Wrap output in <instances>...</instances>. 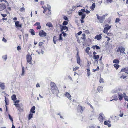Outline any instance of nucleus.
Here are the masks:
<instances>
[{
    "mask_svg": "<svg viewBox=\"0 0 128 128\" xmlns=\"http://www.w3.org/2000/svg\"><path fill=\"white\" fill-rule=\"evenodd\" d=\"M50 86L52 91L53 94H55L56 92L58 91V88L56 84L52 82H51Z\"/></svg>",
    "mask_w": 128,
    "mask_h": 128,
    "instance_id": "obj_1",
    "label": "nucleus"
},
{
    "mask_svg": "<svg viewBox=\"0 0 128 128\" xmlns=\"http://www.w3.org/2000/svg\"><path fill=\"white\" fill-rule=\"evenodd\" d=\"M86 12V10L84 8L82 9L78 12V14L79 16H81V18L82 20L84 19L85 17L86 14L84 13Z\"/></svg>",
    "mask_w": 128,
    "mask_h": 128,
    "instance_id": "obj_2",
    "label": "nucleus"
},
{
    "mask_svg": "<svg viewBox=\"0 0 128 128\" xmlns=\"http://www.w3.org/2000/svg\"><path fill=\"white\" fill-rule=\"evenodd\" d=\"M96 16L98 19L99 21L100 22L102 23L105 19V15H104L102 16H100L98 14H96Z\"/></svg>",
    "mask_w": 128,
    "mask_h": 128,
    "instance_id": "obj_3",
    "label": "nucleus"
},
{
    "mask_svg": "<svg viewBox=\"0 0 128 128\" xmlns=\"http://www.w3.org/2000/svg\"><path fill=\"white\" fill-rule=\"evenodd\" d=\"M125 48L122 47H119L117 50L118 52H120L123 54H125L124 52Z\"/></svg>",
    "mask_w": 128,
    "mask_h": 128,
    "instance_id": "obj_4",
    "label": "nucleus"
},
{
    "mask_svg": "<svg viewBox=\"0 0 128 128\" xmlns=\"http://www.w3.org/2000/svg\"><path fill=\"white\" fill-rule=\"evenodd\" d=\"M39 35L40 36H45L46 35V33L43 30H41L39 32Z\"/></svg>",
    "mask_w": 128,
    "mask_h": 128,
    "instance_id": "obj_5",
    "label": "nucleus"
},
{
    "mask_svg": "<svg viewBox=\"0 0 128 128\" xmlns=\"http://www.w3.org/2000/svg\"><path fill=\"white\" fill-rule=\"evenodd\" d=\"M104 114L102 113H101L99 114L98 117V119L99 121L101 122H102L104 120Z\"/></svg>",
    "mask_w": 128,
    "mask_h": 128,
    "instance_id": "obj_6",
    "label": "nucleus"
},
{
    "mask_svg": "<svg viewBox=\"0 0 128 128\" xmlns=\"http://www.w3.org/2000/svg\"><path fill=\"white\" fill-rule=\"evenodd\" d=\"M20 22L19 21H16L15 22V25L16 27L18 29L19 28H22V24H19Z\"/></svg>",
    "mask_w": 128,
    "mask_h": 128,
    "instance_id": "obj_7",
    "label": "nucleus"
},
{
    "mask_svg": "<svg viewBox=\"0 0 128 128\" xmlns=\"http://www.w3.org/2000/svg\"><path fill=\"white\" fill-rule=\"evenodd\" d=\"M6 6L4 4H0V11L4 10L6 8Z\"/></svg>",
    "mask_w": 128,
    "mask_h": 128,
    "instance_id": "obj_8",
    "label": "nucleus"
},
{
    "mask_svg": "<svg viewBox=\"0 0 128 128\" xmlns=\"http://www.w3.org/2000/svg\"><path fill=\"white\" fill-rule=\"evenodd\" d=\"M27 61L28 62H29V64L32 65V56H27L26 58Z\"/></svg>",
    "mask_w": 128,
    "mask_h": 128,
    "instance_id": "obj_9",
    "label": "nucleus"
},
{
    "mask_svg": "<svg viewBox=\"0 0 128 128\" xmlns=\"http://www.w3.org/2000/svg\"><path fill=\"white\" fill-rule=\"evenodd\" d=\"M118 96L119 98V100H122L123 97V96L122 94L120 92H118Z\"/></svg>",
    "mask_w": 128,
    "mask_h": 128,
    "instance_id": "obj_10",
    "label": "nucleus"
},
{
    "mask_svg": "<svg viewBox=\"0 0 128 128\" xmlns=\"http://www.w3.org/2000/svg\"><path fill=\"white\" fill-rule=\"evenodd\" d=\"M64 95L66 97L68 98L70 100H71V96L69 93L68 92H66L65 93Z\"/></svg>",
    "mask_w": 128,
    "mask_h": 128,
    "instance_id": "obj_11",
    "label": "nucleus"
},
{
    "mask_svg": "<svg viewBox=\"0 0 128 128\" xmlns=\"http://www.w3.org/2000/svg\"><path fill=\"white\" fill-rule=\"evenodd\" d=\"M60 27L61 32H62L64 30H68V27L66 26H62L60 25Z\"/></svg>",
    "mask_w": 128,
    "mask_h": 128,
    "instance_id": "obj_12",
    "label": "nucleus"
},
{
    "mask_svg": "<svg viewBox=\"0 0 128 128\" xmlns=\"http://www.w3.org/2000/svg\"><path fill=\"white\" fill-rule=\"evenodd\" d=\"M102 34L98 35H96L94 39H96L98 40H99L102 38Z\"/></svg>",
    "mask_w": 128,
    "mask_h": 128,
    "instance_id": "obj_13",
    "label": "nucleus"
},
{
    "mask_svg": "<svg viewBox=\"0 0 128 128\" xmlns=\"http://www.w3.org/2000/svg\"><path fill=\"white\" fill-rule=\"evenodd\" d=\"M35 107L34 106H33L30 109V112L32 113H34L35 112L34 111V110L35 109Z\"/></svg>",
    "mask_w": 128,
    "mask_h": 128,
    "instance_id": "obj_14",
    "label": "nucleus"
},
{
    "mask_svg": "<svg viewBox=\"0 0 128 128\" xmlns=\"http://www.w3.org/2000/svg\"><path fill=\"white\" fill-rule=\"evenodd\" d=\"M96 4L95 3H93L92 6L90 7V8L92 11H93L94 9V8L95 7Z\"/></svg>",
    "mask_w": 128,
    "mask_h": 128,
    "instance_id": "obj_15",
    "label": "nucleus"
},
{
    "mask_svg": "<svg viewBox=\"0 0 128 128\" xmlns=\"http://www.w3.org/2000/svg\"><path fill=\"white\" fill-rule=\"evenodd\" d=\"M112 98H113V99L110 100V101H112L113 100H115L116 101L117 100H118V98L117 96L114 95L112 96Z\"/></svg>",
    "mask_w": 128,
    "mask_h": 128,
    "instance_id": "obj_16",
    "label": "nucleus"
},
{
    "mask_svg": "<svg viewBox=\"0 0 128 128\" xmlns=\"http://www.w3.org/2000/svg\"><path fill=\"white\" fill-rule=\"evenodd\" d=\"M0 87L2 89H4L5 88V86L4 85V84L3 83L0 82Z\"/></svg>",
    "mask_w": 128,
    "mask_h": 128,
    "instance_id": "obj_17",
    "label": "nucleus"
},
{
    "mask_svg": "<svg viewBox=\"0 0 128 128\" xmlns=\"http://www.w3.org/2000/svg\"><path fill=\"white\" fill-rule=\"evenodd\" d=\"M76 59L77 63L79 65H80V56H77Z\"/></svg>",
    "mask_w": 128,
    "mask_h": 128,
    "instance_id": "obj_18",
    "label": "nucleus"
},
{
    "mask_svg": "<svg viewBox=\"0 0 128 128\" xmlns=\"http://www.w3.org/2000/svg\"><path fill=\"white\" fill-rule=\"evenodd\" d=\"M123 97L124 98V100L126 101H128V96H126V94L125 93H123Z\"/></svg>",
    "mask_w": 128,
    "mask_h": 128,
    "instance_id": "obj_19",
    "label": "nucleus"
},
{
    "mask_svg": "<svg viewBox=\"0 0 128 128\" xmlns=\"http://www.w3.org/2000/svg\"><path fill=\"white\" fill-rule=\"evenodd\" d=\"M104 124L105 125L107 126L109 128L111 126V124L108 123L107 121H105L104 122Z\"/></svg>",
    "mask_w": 128,
    "mask_h": 128,
    "instance_id": "obj_20",
    "label": "nucleus"
},
{
    "mask_svg": "<svg viewBox=\"0 0 128 128\" xmlns=\"http://www.w3.org/2000/svg\"><path fill=\"white\" fill-rule=\"evenodd\" d=\"M29 32L32 35H35V32L33 29H30Z\"/></svg>",
    "mask_w": 128,
    "mask_h": 128,
    "instance_id": "obj_21",
    "label": "nucleus"
},
{
    "mask_svg": "<svg viewBox=\"0 0 128 128\" xmlns=\"http://www.w3.org/2000/svg\"><path fill=\"white\" fill-rule=\"evenodd\" d=\"M12 100L14 101H15L16 100V97L15 95L13 94L11 96Z\"/></svg>",
    "mask_w": 128,
    "mask_h": 128,
    "instance_id": "obj_22",
    "label": "nucleus"
},
{
    "mask_svg": "<svg viewBox=\"0 0 128 128\" xmlns=\"http://www.w3.org/2000/svg\"><path fill=\"white\" fill-rule=\"evenodd\" d=\"M46 25L49 28L53 27V25L52 24V23L50 22L47 23L46 24Z\"/></svg>",
    "mask_w": 128,
    "mask_h": 128,
    "instance_id": "obj_23",
    "label": "nucleus"
},
{
    "mask_svg": "<svg viewBox=\"0 0 128 128\" xmlns=\"http://www.w3.org/2000/svg\"><path fill=\"white\" fill-rule=\"evenodd\" d=\"M22 66V72L21 74V76H24L25 72V71L24 70V67L23 66Z\"/></svg>",
    "mask_w": 128,
    "mask_h": 128,
    "instance_id": "obj_24",
    "label": "nucleus"
},
{
    "mask_svg": "<svg viewBox=\"0 0 128 128\" xmlns=\"http://www.w3.org/2000/svg\"><path fill=\"white\" fill-rule=\"evenodd\" d=\"M92 48H93L94 49L95 48H96L97 50L100 49V48L99 46L96 45H95V46H92Z\"/></svg>",
    "mask_w": 128,
    "mask_h": 128,
    "instance_id": "obj_25",
    "label": "nucleus"
},
{
    "mask_svg": "<svg viewBox=\"0 0 128 128\" xmlns=\"http://www.w3.org/2000/svg\"><path fill=\"white\" fill-rule=\"evenodd\" d=\"M103 88L101 86H99L97 88V90L99 92H101L102 91Z\"/></svg>",
    "mask_w": 128,
    "mask_h": 128,
    "instance_id": "obj_26",
    "label": "nucleus"
},
{
    "mask_svg": "<svg viewBox=\"0 0 128 128\" xmlns=\"http://www.w3.org/2000/svg\"><path fill=\"white\" fill-rule=\"evenodd\" d=\"M105 28H106V30H108L110 29L111 28V26H109L107 24L105 25Z\"/></svg>",
    "mask_w": 128,
    "mask_h": 128,
    "instance_id": "obj_27",
    "label": "nucleus"
},
{
    "mask_svg": "<svg viewBox=\"0 0 128 128\" xmlns=\"http://www.w3.org/2000/svg\"><path fill=\"white\" fill-rule=\"evenodd\" d=\"M118 91V89H115L112 91V92L113 93H115L117 92Z\"/></svg>",
    "mask_w": 128,
    "mask_h": 128,
    "instance_id": "obj_28",
    "label": "nucleus"
},
{
    "mask_svg": "<svg viewBox=\"0 0 128 128\" xmlns=\"http://www.w3.org/2000/svg\"><path fill=\"white\" fill-rule=\"evenodd\" d=\"M33 115V114L32 113L30 112V114L29 116L28 117V120H30V119L32 117V116Z\"/></svg>",
    "mask_w": 128,
    "mask_h": 128,
    "instance_id": "obj_29",
    "label": "nucleus"
},
{
    "mask_svg": "<svg viewBox=\"0 0 128 128\" xmlns=\"http://www.w3.org/2000/svg\"><path fill=\"white\" fill-rule=\"evenodd\" d=\"M119 61L118 60L115 59L114 60L113 62L114 63L118 64L119 63Z\"/></svg>",
    "mask_w": 128,
    "mask_h": 128,
    "instance_id": "obj_30",
    "label": "nucleus"
},
{
    "mask_svg": "<svg viewBox=\"0 0 128 128\" xmlns=\"http://www.w3.org/2000/svg\"><path fill=\"white\" fill-rule=\"evenodd\" d=\"M14 105L16 107L18 110H19L20 108L19 107V104H14Z\"/></svg>",
    "mask_w": 128,
    "mask_h": 128,
    "instance_id": "obj_31",
    "label": "nucleus"
},
{
    "mask_svg": "<svg viewBox=\"0 0 128 128\" xmlns=\"http://www.w3.org/2000/svg\"><path fill=\"white\" fill-rule=\"evenodd\" d=\"M114 66L116 69H118L119 66V65L116 64H114Z\"/></svg>",
    "mask_w": 128,
    "mask_h": 128,
    "instance_id": "obj_32",
    "label": "nucleus"
},
{
    "mask_svg": "<svg viewBox=\"0 0 128 128\" xmlns=\"http://www.w3.org/2000/svg\"><path fill=\"white\" fill-rule=\"evenodd\" d=\"M90 48L89 47H87V48H86V52L88 54V52H89V50H90Z\"/></svg>",
    "mask_w": 128,
    "mask_h": 128,
    "instance_id": "obj_33",
    "label": "nucleus"
},
{
    "mask_svg": "<svg viewBox=\"0 0 128 128\" xmlns=\"http://www.w3.org/2000/svg\"><path fill=\"white\" fill-rule=\"evenodd\" d=\"M82 37H81V38H82V39L83 40H85L86 39V37H85L86 35L84 34H82Z\"/></svg>",
    "mask_w": 128,
    "mask_h": 128,
    "instance_id": "obj_34",
    "label": "nucleus"
},
{
    "mask_svg": "<svg viewBox=\"0 0 128 128\" xmlns=\"http://www.w3.org/2000/svg\"><path fill=\"white\" fill-rule=\"evenodd\" d=\"M79 68V67L78 66H76L75 68H73V70L75 72Z\"/></svg>",
    "mask_w": 128,
    "mask_h": 128,
    "instance_id": "obj_35",
    "label": "nucleus"
},
{
    "mask_svg": "<svg viewBox=\"0 0 128 128\" xmlns=\"http://www.w3.org/2000/svg\"><path fill=\"white\" fill-rule=\"evenodd\" d=\"M99 56H93V58L96 61L98 60L99 58Z\"/></svg>",
    "mask_w": 128,
    "mask_h": 128,
    "instance_id": "obj_36",
    "label": "nucleus"
},
{
    "mask_svg": "<svg viewBox=\"0 0 128 128\" xmlns=\"http://www.w3.org/2000/svg\"><path fill=\"white\" fill-rule=\"evenodd\" d=\"M114 120L116 121H117L119 120V118L118 116H114Z\"/></svg>",
    "mask_w": 128,
    "mask_h": 128,
    "instance_id": "obj_37",
    "label": "nucleus"
},
{
    "mask_svg": "<svg viewBox=\"0 0 128 128\" xmlns=\"http://www.w3.org/2000/svg\"><path fill=\"white\" fill-rule=\"evenodd\" d=\"M8 116L9 118L10 119L11 121L12 122H13V120L11 116H10V114H8Z\"/></svg>",
    "mask_w": 128,
    "mask_h": 128,
    "instance_id": "obj_38",
    "label": "nucleus"
},
{
    "mask_svg": "<svg viewBox=\"0 0 128 128\" xmlns=\"http://www.w3.org/2000/svg\"><path fill=\"white\" fill-rule=\"evenodd\" d=\"M5 102H6V104L7 105V102L8 101V98H6V96H5Z\"/></svg>",
    "mask_w": 128,
    "mask_h": 128,
    "instance_id": "obj_39",
    "label": "nucleus"
},
{
    "mask_svg": "<svg viewBox=\"0 0 128 128\" xmlns=\"http://www.w3.org/2000/svg\"><path fill=\"white\" fill-rule=\"evenodd\" d=\"M68 22H67L66 21H64L62 23V24L63 25H66L68 24Z\"/></svg>",
    "mask_w": 128,
    "mask_h": 128,
    "instance_id": "obj_40",
    "label": "nucleus"
},
{
    "mask_svg": "<svg viewBox=\"0 0 128 128\" xmlns=\"http://www.w3.org/2000/svg\"><path fill=\"white\" fill-rule=\"evenodd\" d=\"M62 34H60L59 35V40H62Z\"/></svg>",
    "mask_w": 128,
    "mask_h": 128,
    "instance_id": "obj_41",
    "label": "nucleus"
},
{
    "mask_svg": "<svg viewBox=\"0 0 128 128\" xmlns=\"http://www.w3.org/2000/svg\"><path fill=\"white\" fill-rule=\"evenodd\" d=\"M108 32V30H106V28H104V30H103L104 32L106 34V33H107V32Z\"/></svg>",
    "mask_w": 128,
    "mask_h": 128,
    "instance_id": "obj_42",
    "label": "nucleus"
},
{
    "mask_svg": "<svg viewBox=\"0 0 128 128\" xmlns=\"http://www.w3.org/2000/svg\"><path fill=\"white\" fill-rule=\"evenodd\" d=\"M99 82L100 83L104 82V80L103 79L101 78H100L99 80Z\"/></svg>",
    "mask_w": 128,
    "mask_h": 128,
    "instance_id": "obj_43",
    "label": "nucleus"
},
{
    "mask_svg": "<svg viewBox=\"0 0 128 128\" xmlns=\"http://www.w3.org/2000/svg\"><path fill=\"white\" fill-rule=\"evenodd\" d=\"M40 25V23L39 22H37L34 24V26H38Z\"/></svg>",
    "mask_w": 128,
    "mask_h": 128,
    "instance_id": "obj_44",
    "label": "nucleus"
},
{
    "mask_svg": "<svg viewBox=\"0 0 128 128\" xmlns=\"http://www.w3.org/2000/svg\"><path fill=\"white\" fill-rule=\"evenodd\" d=\"M90 10H88L87 9H86L85 12L87 14H89L90 13Z\"/></svg>",
    "mask_w": 128,
    "mask_h": 128,
    "instance_id": "obj_45",
    "label": "nucleus"
},
{
    "mask_svg": "<svg viewBox=\"0 0 128 128\" xmlns=\"http://www.w3.org/2000/svg\"><path fill=\"white\" fill-rule=\"evenodd\" d=\"M47 7L49 11H50V10L51 8L50 6L49 5H47Z\"/></svg>",
    "mask_w": 128,
    "mask_h": 128,
    "instance_id": "obj_46",
    "label": "nucleus"
},
{
    "mask_svg": "<svg viewBox=\"0 0 128 128\" xmlns=\"http://www.w3.org/2000/svg\"><path fill=\"white\" fill-rule=\"evenodd\" d=\"M25 10V8L24 7H22L20 8V10L21 12H22L23 11H24Z\"/></svg>",
    "mask_w": 128,
    "mask_h": 128,
    "instance_id": "obj_47",
    "label": "nucleus"
},
{
    "mask_svg": "<svg viewBox=\"0 0 128 128\" xmlns=\"http://www.w3.org/2000/svg\"><path fill=\"white\" fill-rule=\"evenodd\" d=\"M2 59L4 60H6L7 59V56H2Z\"/></svg>",
    "mask_w": 128,
    "mask_h": 128,
    "instance_id": "obj_48",
    "label": "nucleus"
},
{
    "mask_svg": "<svg viewBox=\"0 0 128 128\" xmlns=\"http://www.w3.org/2000/svg\"><path fill=\"white\" fill-rule=\"evenodd\" d=\"M78 109H80L82 111L83 110V108H82V107L81 106H78Z\"/></svg>",
    "mask_w": 128,
    "mask_h": 128,
    "instance_id": "obj_49",
    "label": "nucleus"
},
{
    "mask_svg": "<svg viewBox=\"0 0 128 128\" xmlns=\"http://www.w3.org/2000/svg\"><path fill=\"white\" fill-rule=\"evenodd\" d=\"M56 38V36H54V38H53V42H54V43L55 44H56V41L54 40V39Z\"/></svg>",
    "mask_w": 128,
    "mask_h": 128,
    "instance_id": "obj_50",
    "label": "nucleus"
},
{
    "mask_svg": "<svg viewBox=\"0 0 128 128\" xmlns=\"http://www.w3.org/2000/svg\"><path fill=\"white\" fill-rule=\"evenodd\" d=\"M120 21V19L119 18H116L115 22H118Z\"/></svg>",
    "mask_w": 128,
    "mask_h": 128,
    "instance_id": "obj_51",
    "label": "nucleus"
},
{
    "mask_svg": "<svg viewBox=\"0 0 128 128\" xmlns=\"http://www.w3.org/2000/svg\"><path fill=\"white\" fill-rule=\"evenodd\" d=\"M120 78H122L123 79H124L126 78V76L123 75H122L120 77Z\"/></svg>",
    "mask_w": 128,
    "mask_h": 128,
    "instance_id": "obj_52",
    "label": "nucleus"
},
{
    "mask_svg": "<svg viewBox=\"0 0 128 128\" xmlns=\"http://www.w3.org/2000/svg\"><path fill=\"white\" fill-rule=\"evenodd\" d=\"M107 3H111L113 1L112 0H106Z\"/></svg>",
    "mask_w": 128,
    "mask_h": 128,
    "instance_id": "obj_53",
    "label": "nucleus"
},
{
    "mask_svg": "<svg viewBox=\"0 0 128 128\" xmlns=\"http://www.w3.org/2000/svg\"><path fill=\"white\" fill-rule=\"evenodd\" d=\"M125 72V71L124 70V68L122 69L121 70V72L119 73V74H121V72Z\"/></svg>",
    "mask_w": 128,
    "mask_h": 128,
    "instance_id": "obj_54",
    "label": "nucleus"
},
{
    "mask_svg": "<svg viewBox=\"0 0 128 128\" xmlns=\"http://www.w3.org/2000/svg\"><path fill=\"white\" fill-rule=\"evenodd\" d=\"M41 28V26L40 25L36 27V29L37 30H38L40 28Z\"/></svg>",
    "mask_w": 128,
    "mask_h": 128,
    "instance_id": "obj_55",
    "label": "nucleus"
},
{
    "mask_svg": "<svg viewBox=\"0 0 128 128\" xmlns=\"http://www.w3.org/2000/svg\"><path fill=\"white\" fill-rule=\"evenodd\" d=\"M1 15L4 18L5 17H6L7 16V15L6 14H1Z\"/></svg>",
    "mask_w": 128,
    "mask_h": 128,
    "instance_id": "obj_56",
    "label": "nucleus"
},
{
    "mask_svg": "<svg viewBox=\"0 0 128 128\" xmlns=\"http://www.w3.org/2000/svg\"><path fill=\"white\" fill-rule=\"evenodd\" d=\"M64 19L65 20H68V18L66 16H64Z\"/></svg>",
    "mask_w": 128,
    "mask_h": 128,
    "instance_id": "obj_57",
    "label": "nucleus"
},
{
    "mask_svg": "<svg viewBox=\"0 0 128 128\" xmlns=\"http://www.w3.org/2000/svg\"><path fill=\"white\" fill-rule=\"evenodd\" d=\"M2 41L4 42H6L7 41V40L4 37L3 38L2 40Z\"/></svg>",
    "mask_w": 128,
    "mask_h": 128,
    "instance_id": "obj_58",
    "label": "nucleus"
},
{
    "mask_svg": "<svg viewBox=\"0 0 128 128\" xmlns=\"http://www.w3.org/2000/svg\"><path fill=\"white\" fill-rule=\"evenodd\" d=\"M85 32L87 34H90V32L88 30H86L85 31Z\"/></svg>",
    "mask_w": 128,
    "mask_h": 128,
    "instance_id": "obj_59",
    "label": "nucleus"
},
{
    "mask_svg": "<svg viewBox=\"0 0 128 128\" xmlns=\"http://www.w3.org/2000/svg\"><path fill=\"white\" fill-rule=\"evenodd\" d=\"M82 33V31H80L79 32H78L77 34L78 35V36L80 35Z\"/></svg>",
    "mask_w": 128,
    "mask_h": 128,
    "instance_id": "obj_60",
    "label": "nucleus"
},
{
    "mask_svg": "<svg viewBox=\"0 0 128 128\" xmlns=\"http://www.w3.org/2000/svg\"><path fill=\"white\" fill-rule=\"evenodd\" d=\"M36 88L40 87V86L38 83L36 85Z\"/></svg>",
    "mask_w": 128,
    "mask_h": 128,
    "instance_id": "obj_61",
    "label": "nucleus"
},
{
    "mask_svg": "<svg viewBox=\"0 0 128 128\" xmlns=\"http://www.w3.org/2000/svg\"><path fill=\"white\" fill-rule=\"evenodd\" d=\"M43 42H40L39 43V46H42V44H43Z\"/></svg>",
    "mask_w": 128,
    "mask_h": 128,
    "instance_id": "obj_62",
    "label": "nucleus"
},
{
    "mask_svg": "<svg viewBox=\"0 0 128 128\" xmlns=\"http://www.w3.org/2000/svg\"><path fill=\"white\" fill-rule=\"evenodd\" d=\"M21 49V48L20 46H18L17 47V49L18 50H20Z\"/></svg>",
    "mask_w": 128,
    "mask_h": 128,
    "instance_id": "obj_63",
    "label": "nucleus"
},
{
    "mask_svg": "<svg viewBox=\"0 0 128 128\" xmlns=\"http://www.w3.org/2000/svg\"><path fill=\"white\" fill-rule=\"evenodd\" d=\"M124 70L125 72L126 71H127L128 70V67H127L126 68H124Z\"/></svg>",
    "mask_w": 128,
    "mask_h": 128,
    "instance_id": "obj_64",
    "label": "nucleus"
}]
</instances>
